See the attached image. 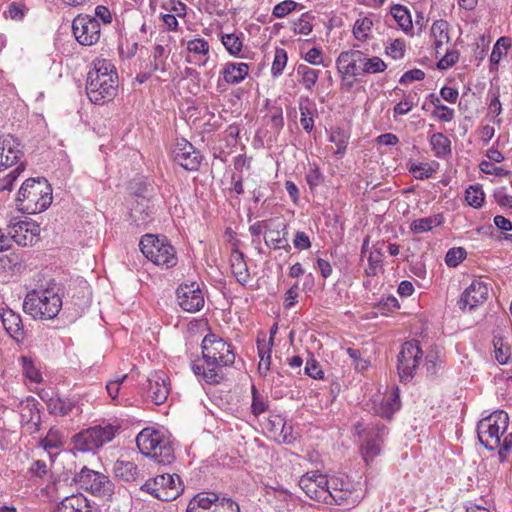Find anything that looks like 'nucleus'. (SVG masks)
<instances>
[{
    "mask_svg": "<svg viewBox=\"0 0 512 512\" xmlns=\"http://www.w3.org/2000/svg\"><path fill=\"white\" fill-rule=\"evenodd\" d=\"M141 490L161 501H172L182 493L183 484L177 474L167 473L148 479Z\"/></svg>",
    "mask_w": 512,
    "mask_h": 512,
    "instance_id": "nucleus-11",
    "label": "nucleus"
},
{
    "mask_svg": "<svg viewBox=\"0 0 512 512\" xmlns=\"http://www.w3.org/2000/svg\"><path fill=\"white\" fill-rule=\"evenodd\" d=\"M287 64V53L282 48H277L274 55V60L271 67L273 76H279L282 74Z\"/></svg>",
    "mask_w": 512,
    "mask_h": 512,
    "instance_id": "nucleus-46",
    "label": "nucleus"
},
{
    "mask_svg": "<svg viewBox=\"0 0 512 512\" xmlns=\"http://www.w3.org/2000/svg\"><path fill=\"white\" fill-rule=\"evenodd\" d=\"M305 373L313 379L324 378V372L322 371L319 363L313 358L307 361L305 366Z\"/></svg>",
    "mask_w": 512,
    "mask_h": 512,
    "instance_id": "nucleus-59",
    "label": "nucleus"
},
{
    "mask_svg": "<svg viewBox=\"0 0 512 512\" xmlns=\"http://www.w3.org/2000/svg\"><path fill=\"white\" fill-rule=\"evenodd\" d=\"M26 11L27 8L24 5L13 2L8 6V10L5 14L12 20H21L25 16Z\"/></svg>",
    "mask_w": 512,
    "mask_h": 512,
    "instance_id": "nucleus-61",
    "label": "nucleus"
},
{
    "mask_svg": "<svg viewBox=\"0 0 512 512\" xmlns=\"http://www.w3.org/2000/svg\"><path fill=\"white\" fill-rule=\"evenodd\" d=\"M401 407L399 388L394 387L392 391L385 396L383 401L375 407V413L382 418L391 419L396 411Z\"/></svg>",
    "mask_w": 512,
    "mask_h": 512,
    "instance_id": "nucleus-25",
    "label": "nucleus"
},
{
    "mask_svg": "<svg viewBox=\"0 0 512 512\" xmlns=\"http://www.w3.org/2000/svg\"><path fill=\"white\" fill-rule=\"evenodd\" d=\"M466 255L467 253L462 247L451 248L446 253L445 263L449 267H456L466 258Z\"/></svg>",
    "mask_w": 512,
    "mask_h": 512,
    "instance_id": "nucleus-47",
    "label": "nucleus"
},
{
    "mask_svg": "<svg viewBox=\"0 0 512 512\" xmlns=\"http://www.w3.org/2000/svg\"><path fill=\"white\" fill-rule=\"evenodd\" d=\"M113 473L116 478L125 482H131L136 480L139 471L134 462L117 460L113 465Z\"/></svg>",
    "mask_w": 512,
    "mask_h": 512,
    "instance_id": "nucleus-29",
    "label": "nucleus"
},
{
    "mask_svg": "<svg viewBox=\"0 0 512 512\" xmlns=\"http://www.w3.org/2000/svg\"><path fill=\"white\" fill-rule=\"evenodd\" d=\"M312 27L308 14H303L293 23V30L296 34L308 35L312 31Z\"/></svg>",
    "mask_w": 512,
    "mask_h": 512,
    "instance_id": "nucleus-55",
    "label": "nucleus"
},
{
    "mask_svg": "<svg viewBox=\"0 0 512 512\" xmlns=\"http://www.w3.org/2000/svg\"><path fill=\"white\" fill-rule=\"evenodd\" d=\"M174 161L188 171L198 170L202 156L186 139H177L173 148Z\"/></svg>",
    "mask_w": 512,
    "mask_h": 512,
    "instance_id": "nucleus-18",
    "label": "nucleus"
},
{
    "mask_svg": "<svg viewBox=\"0 0 512 512\" xmlns=\"http://www.w3.org/2000/svg\"><path fill=\"white\" fill-rule=\"evenodd\" d=\"M297 74L301 76L300 82L305 89L311 90L317 82L319 71L306 65H299L297 68Z\"/></svg>",
    "mask_w": 512,
    "mask_h": 512,
    "instance_id": "nucleus-38",
    "label": "nucleus"
},
{
    "mask_svg": "<svg viewBox=\"0 0 512 512\" xmlns=\"http://www.w3.org/2000/svg\"><path fill=\"white\" fill-rule=\"evenodd\" d=\"M180 308L189 313L200 311L205 303L204 294L196 282L182 283L176 290Z\"/></svg>",
    "mask_w": 512,
    "mask_h": 512,
    "instance_id": "nucleus-16",
    "label": "nucleus"
},
{
    "mask_svg": "<svg viewBox=\"0 0 512 512\" xmlns=\"http://www.w3.org/2000/svg\"><path fill=\"white\" fill-rule=\"evenodd\" d=\"M431 36L434 39V48L436 56L441 54V50L444 44L449 43V23L446 20H436L431 26Z\"/></svg>",
    "mask_w": 512,
    "mask_h": 512,
    "instance_id": "nucleus-28",
    "label": "nucleus"
},
{
    "mask_svg": "<svg viewBox=\"0 0 512 512\" xmlns=\"http://www.w3.org/2000/svg\"><path fill=\"white\" fill-rule=\"evenodd\" d=\"M213 500L217 501V493L199 492L189 501L186 512H212Z\"/></svg>",
    "mask_w": 512,
    "mask_h": 512,
    "instance_id": "nucleus-26",
    "label": "nucleus"
},
{
    "mask_svg": "<svg viewBox=\"0 0 512 512\" xmlns=\"http://www.w3.org/2000/svg\"><path fill=\"white\" fill-rule=\"evenodd\" d=\"M479 168L483 173L490 174V175L501 176V175H508L510 173L509 171H507L501 167L495 166L492 162L487 161V160H483L479 164Z\"/></svg>",
    "mask_w": 512,
    "mask_h": 512,
    "instance_id": "nucleus-60",
    "label": "nucleus"
},
{
    "mask_svg": "<svg viewBox=\"0 0 512 512\" xmlns=\"http://www.w3.org/2000/svg\"><path fill=\"white\" fill-rule=\"evenodd\" d=\"M155 213V205L153 201L144 195L136 194L134 202L130 208V217L137 225L147 223Z\"/></svg>",
    "mask_w": 512,
    "mask_h": 512,
    "instance_id": "nucleus-22",
    "label": "nucleus"
},
{
    "mask_svg": "<svg viewBox=\"0 0 512 512\" xmlns=\"http://www.w3.org/2000/svg\"><path fill=\"white\" fill-rule=\"evenodd\" d=\"M212 512H240V509L232 499L217 494V501L213 500L212 503Z\"/></svg>",
    "mask_w": 512,
    "mask_h": 512,
    "instance_id": "nucleus-41",
    "label": "nucleus"
},
{
    "mask_svg": "<svg viewBox=\"0 0 512 512\" xmlns=\"http://www.w3.org/2000/svg\"><path fill=\"white\" fill-rule=\"evenodd\" d=\"M60 512H94L87 498L82 494L64 498L59 506Z\"/></svg>",
    "mask_w": 512,
    "mask_h": 512,
    "instance_id": "nucleus-27",
    "label": "nucleus"
},
{
    "mask_svg": "<svg viewBox=\"0 0 512 512\" xmlns=\"http://www.w3.org/2000/svg\"><path fill=\"white\" fill-rule=\"evenodd\" d=\"M299 486L309 498L326 504L340 505L351 495V491L344 489L342 481L337 478L328 480L326 475L318 471L304 474L299 480Z\"/></svg>",
    "mask_w": 512,
    "mask_h": 512,
    "instance_id": "nucleus-4",
    "label": "nucleus"
},
{
    "mask_svg": "<svg viewBox=\"0 0 512 512\" xmlns=\"http://www.w3.org/2000/svg\"><path fill=\"white\" fill-rule=\"evenodd\" d=\"M119 430L118 425L105 424L89 427L74 435L73 443L77 450L90 452L101 448L111 442Z\"/></svg>",
    "mask_w": 512,
    "mask_h": 512,
    "instance_id": "nucleus-10",
    "label": "nucleus"
},
{
    "mask_svg": "<svg viewBox=\"0 0 512 512\" xmlns=\"http://www.w3.org/2000/svg\"><path fill=\"white\" fill-rule=\"evenodd\" d=\"M365 53L358 49L342 51L336 59V67L342 79L347 76L357 77L362 75L364 69Z\"/></svg>",
    "mask_w": 512,
    "mask_h": 512,
    "instance_id": "nucleus-17",
    "label": "nucleus"
},
{
    "mask_svg": "<svg viewBox=\"0 0 512 512\" xmlns=\"http://www.w3.org/2000/svg\"><path fill=\"white\" fill-rule=\"evenodd\" d=\"M373 25L374 23L370 16L357 19L353 27L354 37L361 42L367 41L370 38Z\"/></svg>",
    "mask_w": 512,
    "mask_h": 512,
    "instance_id": "nucleus-37",
    "label": "nucleus"
},
{
    "mask_svg": "<svg viewBox=\"0 0 512 512\" xmlns=\"http://www.w3.org/2000/svg\"><path fill=\"white\" fill-rule=\"evenodd\" d=\"M330 141L337 146L336 154H344L348 144V137L343 131L340 129L333 131L330 135Z\"/></svg>",
    "mask_w": 512,
    "mask_h": 512,
    "instance_id": "nucleus-54",
    "label": "nucleus"
},
{
    "mask_svg": "<svg viewBox=\"0 0 512 512\" xmlns=\"http://www.w3.org/2000/svg\"><path fill=\"white\" fill-rule=\"evenodd\" d=\"M424 77H425L424 71H422L421 69H412L410 71L405 72L401 76L399 82H400V84H408L413 81L423 80Z\"/></svg>",
    "mask_w": 512,
    "mask_h": 512,
    "instance_id": "nucleus-64",
    "label": "nucleus"
},
{
    "mask_svg": "<svg viewBox=\"0 0 512 512\" xmlns=\"http://www.w3.org/2000/svg\"><path fill=\"white\" fill-rule=\"evenodd\" d=\"M488 286L480 280H474L461 294L457 302L460 310H472L483 304L488 298Z\"/></svg>",
    "mask_w": 512,
    "mask_h": 512,
    "instance_id": "nucleus-19",
    "label": "nucleus"
},
{
    "mask_svg": "<svg viewBox=\"0 0 512 512\" xmlns=\"http://www.w3.org/2000/svg\"><path fill=\"white\" fill-rule=\"evenodd\" d=\"M231 269L239 283L245 284L248 281V267L244 260V254L239 250H234L231 254Z\"/></svg>",
    "mask_w": 512,
    "mask_h": 512,
    "instance_id": "nucleus-31",
    "label": "nucleus"
},
{
    "mask_svg": "<svg viewBox=\"0 0 512 512\" xmlns=\"http://www.w3.org/2000/svg\"><path fill=\"white\" fill-rule=\"evenodd\" d=\"M140 452L157 463L167 465L174 461V449L163 433L153 428H144L136 437Z\"/></svg>",
    "mask_w": 512,
    "mask_h": 512,
    "instance_id": "nucleus-7",
    "label": "nucleus"
},
{
    "mask_svg": "<svg viewBox=\"0 0 512 512\" xmlns=\"http://www.w3.org/2000/svg\"><path fill=\"white\" fill-rule=\"evenodd\" d=\"M16 202L23 213H40L52 203L51 185L43 177L29 178L21 185Z\"/></svg>",
    "mask_w": 512,
    "mask_h": 512,
    "instance_id": "nucleus-5",
    "label": "nucleus"
},
{
    "mask_svg": "<svg viewBox=\"0 0 512 512\" xmlns=\"http://www.w3.org/2000/svg\"><path fill=\"white\" fill-rule=\"evenodd\" d=\"M431 148L437 158H445L451 154V141L443 133H433L429 139Z\"/></svg>",
    "mask_w": 512,
    "mask_h": 512,
    "instance_id": "nucleus-33",
    "label": "nucleus"
},
{
    "mask_svg": "<svg viewBox=\"0 0 512 512\" xmlns=\"http://www.w3.org/2000/svg\"><path fill=\"white\" fill-rule=\"evenodd\" d=\"M257 349L260 362L258 371L261 375L266 376L270 370L271 365V352H272V338L267 342L265 339L257 340Z\"/></svg>",
    "mask_w": 512,
    "mask_h": 512,
    "instance_id": "nucleus-32",
    "label": "nucleus"
},
{
    "mask_svg": "<svg viewBox=\"0 0 512 512\" xmlns=\"http://www.w3.org/2000/svg\"><path fill=\"white\" fill-rule=\"evenodd\" d=\"M62 300L54 288L34 289L27 293L23 310L34 319L48 320L57 316Z\"/></svg>",
    "mask_w": 512,
    "mask_h": 512,
    "instance_id": "nucleus-6",
    "label": "nucleus"
},
{
    "mask_svg": "<svg viewBox=\"0 0 512 512\" xmlns=\"http://www.w3.org/2000/svg\"><path fill=\"white\" fill-rule=\"evenodd\" d=\"M0 318L7 334L18 343L25 339V329L21 316L10 308L0 310Z\"/></svg>",
    "mask_w": 512,
    "mask_h": 512,
    "instance_id": "nucleus-21",
    "label": "nucleus"
},
{
    "mask_svg": "<svg viewBox=\"0 0 512 512\" xmlns=\"http://www.w3.org/2000/svg\"><path fill=\"white\" fill-rule=\"evenodd\" d=\"M76 40L84 46H91L100 39V23L94 16L78 15L72 22Z\"/></svg>",
    "mask_w": 512,
    "mask_h": 512,
    "instance_id": "nucleus-15",
    "label": "nucleus"
},
{
    "mask_svg": "<svg viewBox=\"0 0 512 512\" xmlns=\"http://www.w3.org/2000/svg\"><path fill=\"white\" fill-rule=\"evenodd\" d=\"M409 172H411L416 179L424 180L432 177L435 170L428 163H413L409 167Z\"/></svg>",
    "mask_w": 512,
    "mask_h": 512,
    "instance_id": "nucleus-49",
    "label": "nucleus"
},
{
    "mask_svg": "<svg viewBox=\"0 0 512 512\" xmlns=\"http://www.w3.org/2000/svg\"><path fill=\"white\" fill-rule=\"evenodd\" d=\"M147 382V396L157 405L164 403L170 392L168 376L163 371L155 372Z\"/></svg>",
    "mask_w": 512,
    "mask_h": 512,
    "instance_id": "nucleus-20",
    "label": "nucleus"
},
{
    "mask_svg": "<svg viewBox=\"0 0 512 512\" xmlns=\"http://www.w3.org/2000/svg\"><path fill=\"white\" fill-rule=\"evenodd\" d=\"M139 246L143 255L157 266L169 269L177 264L176 251L164 236L145 234Z\"/></svg>",
    "mask_w": 512,
    "mask_h": 512,
    "instance_id": "nucleus-8",
    "label": "nucleus"
},
{
    "mask_svg": "<svg viewBox=\"0 0 512 512\" xmlns=\"http://www.w3.org/2000/svg\"><path fill=\"white\" fill-rule=\"evenodd\" d=\"M6 230L10 245L14 241L18 245L25 247L33 245V242L39 235L40 227L36 222L25 217L24 219H12Z\"/></svg>",
    "mask_w": 512,
    "mask_h": 512,
    "instance_id": "nucleus-14",
    "label": "nucleus"
},
{
    "mask_svg": "<svg viewBox=\"0 0 512 512\" xmlns=\"http://www.w3.org/2000/svg\"><path fill=\"white\" fill-rule=\"evenodd\" d=\"M414 106V102L410 95L404 96L398 104L393 108L394 115H405L411 111Z\"/></svg>",
    "mask_w": 512,
    "mask_h": 512,
    "instance_id": "nucleus-62",
    "label": "nucleus"
},
{
    "mask_svg": "<svg viewBox=\"0 0 512 512\" xmlns=\"http://www.w3.org/2000/svg\"><path fill=\"white\" fill-rule=\"evenodd\" d=\"M509 426L508 413L496 410L477 424L479 442L488 450H498L500 462H505L512 454V432L506 433Z\"/></svg>",
    "mask_w": 512,
    "mask_h": 512,
    "instance_id": "nucleus-2",
    "label": "nucleus"
},
{
    "mask_svg": "<svg viewBox=\"0 0 512 512\" xmlns=\"http://www.w3.org/2000/svg\"><path fill=\"white\" fill-rule=\"evenodd\" d=\"M400 307L399 302L396 297L388 296L386 298H382V300L378 304V309L382 314L387 312H391Z\"/></svg>",
    "mask_w": 512,
    "mask_h": 512,
    "instance_id": "nucleus-63",
    "label": "nucleus"
},
{
    "mask_svg": "<svg viewBox=\"0 0 512 512\" xmlns=\"http://www.w3.org/2000/svg\"><path fill=\"white\" fill-rule=\"evenodd\" d=\"M23 374L32 382L39 383L42 380L40 371L35 367L33 361L23 356L21 358Z\"/></svg>",
    "mask_w": 512,
    "mask_h": 512,
    "instance_id": "nucleus-43",
    "label": "nucleus"
},
{
    "mask_svg": "<svg viewBox=\"0 0 512 512\" xmlns=\"http://www.w3.org/2000/svg\"><path fill=\"white\" fill-rule=\"evenodd\" d=\"M118 74L110 60L95 59L93 68L88 72L86 92L91 102L104 104L117 95Z\"/></svg>",
    "mask_w": 512,
    "mask_h": 512,
    "instance_id": "nucleus-3",
    "label": "nucleus"
},
{
    "mask_svg": "<svg viewBox=\"0 0 512 512\" xmlns=\"http://www.w3.org/2000/svg\"><path fill=\"white\" fill-rule=\"evenodd\" d=\"M63 445L62 437L58 430L50 429L44 439L41 441V446L45 450L57 449Z\"/></svg>",
    "mask_w": 512,
    "mask_h": 512,
    "instance_id": "nucleus-45",
    "label": "nucleus"
},
{
    "mask_svg": "<svg viewBox=\"0 0 512 512\" xmlns=\"http://www.w3.org/2000/svg\"><path fill=\"white\" fill-rule=\"evenodd\" d=\"M444 217L442 214L416 219L411 223L410 229L412 232L420 234L432 230L443 223Z\"/></svg>",
    "mask_w": 512,
    "mask_h": 512,
    "instance_id": "nucleus-34",
    "label": "nucleus"
},
{
    "mask_svg": "<svg viewBox=\"0 0 512 512\" xmlns=\"http://www.w3.org/2000/svg\"><path fill=\"white\" fill-rule=\"evenodd\" d=\"M248 71L246 63H227L223 69V79L229 84H237L245 79Z\"/></svg>",
    "mask_w": 512,
    "mask_h": 512,
    "instance_id": "nucleus-30",
    "label": "nucleus"
},
{
    "mask_svg": "<svg viewBox=\"0 0 512 512\" xmlns=\"http://www.w3.org/2000/svg\"><path fill=\"white\" fill-rule=\"evenodd\" d=\"M75 480L83 489L98 497L108 499L114 492V484L108 476L86 467L81 469Z\"/></svg>",
    "mask_w": 512,
    "mask_h": 512,
    "instance_id": "nucleus-12",
    "label": "nucleus"
},
{
    "mask_svg": "<svg viewBox=\"0 0 512 512\" xmlns=\"http://www.w3.org/2000/svg\"><path fill=\"white\" fill-rule=\"evenodd\" d=\"M386 69L387 64L380 57H369L367 54H365L364 69H362V75L377 74L384 72Z\"/></svg>",
    "mask_w": 512,
    "mask_h": 512,
    "instance_id": "nucleus-39",
    "label": "nucleus"
},
{
    "mask_svg": "<svg viewBox=\"0 0 512 512\" xmlns=\"http://www.w3.org/2000/svg\"><path fill=\"white\" fill-rule=\"evenodd\" d=\"M510 45V40L508 38H499L493 47L492 53L490 55V62L492 64H498L502 56L506 54V51L510 47Z\"/></svg>",
    "mask_w": 512,
    "mask_h": 512,
    "instance_id": "nucleus-44",
    "label": "nucleus"
},
{
    "mask_svg": "<svg viewBox=\"0 0 512 512\" xmlns=\"http://www.w3.org/2000/svg\"><path fill=\"white\" fill-rule=\"evenodd\" d=\"M202 357L203 363H193L192 370L208 384H219L224 379L223 367L231 366L235 361L230 345L215 334L204 337Z\"/></svg>",
    "mask_w": 512,
    "mask_h": 512,
    "instance_id": "nucleus-1",
    "label": "nucleus"
},
{
    "mask_svg": "<svg viewBox=\"0 0 512 512\" xmlns=\"http://www.w3.org/2000/svg\"><path fill=\"white\" fill-rule=\"evenodd\" d=\"M209 48V43L203 38H195L187 42V50L194 54L207 55Z\"/></svg>",
    "mask_w": 512,
    "mask_h": 512,
    "instance_id": "nucleus-51",
    "label": "nucleus"
},
{
    "mask_svg": "<svg viewBox=\"0 0 512 512\" xmlns=\"http://www.w3.org/2000/svg\"><path fill=\"white\" fill-rule=\"evenodd\" d=\"M428 98L435 107V110L432 112L433 117L443 122H450L453 120L455 116V112L453 109L449 108L446 105H443L440 101V98L436 96L434 93L429 94Z\"/></svg>",
    "mask_w": 512,
    "mask_h": 512,
    "instance_id": "nucleus-36",
    "label": "nucleus"
},
{
    "mask_svg": "<svg viewBox=\"0 0 512 512\" xmlns=\"http://www.w3.org/2000/svg\"><path fill=\"white\" fill-rule=\"evenodd\" d=\"M459 59V53L456 50H446L443 57L439 60L437 66L440 69L452 67Z\"/></svg>",
    "mask_w": 512,
    "mask_h": 512,
    "instance_id": "nucleus-58",
    "label": "nucleus"
},
{
    "mask_svg": "<svg viewBox=\"0 0 512 512\" xmlns=\"http://www.w3.org/2000/svg\"><path fill=\"white\" fill-rule=\"evenodd\" d=\"M24 170L23 164L18 165L15 169H13L9 174H7L3 179L0 180V191L12 189V186L16 179L19 177L20 173Z\"/></svg>",
    "mask_w": 512,
    "mask_h": 512,
    "instance_id": "nucleus-53",
    "label": "nucleus"
},
{
    "mask_svg": "<svg viewBox=\"0 0 512 512\" xmlns=\"http://www.w3.org/2000/svg\"><path fill=\"white\" fill-rule=\"evenodd\" d=\"M252 413L254 415H260L267 410V403L265 399L258 393L255 386L252 387Z\"/></svg>",
    "mask_w": 512,
    "mask_h": 512,
    "instance_id": "nucleus-56",
    "label": "nucleus"
},
{
    "mask_svg": "<svg viewBox=\"0 0 512 512\" xmlns=\"http://www.w3.org/2000/svg\"><path fill=\"white\" fill-rule=\"evenodd\" d=\"M385 52L393 59H400L405 53V42L401 39H396L386 47Z\"/></svg>",
    "mask_w": 512,
    "mask_h": 512,
    "instance_id": "nucleus-57",
    "label": "nucleus"
},
{
    "mask_svg": "<svg viewBox=\"0 0 512 512\" xmlns=\"http://www.w3.org/2000/svg\"><path fill=\"white\" fill-rule=\"evenodd\" d=\"M287 225L280 220H274V224L270 225L266 231L265 243L273 249H284L289 252L291 246L288 241Z\"/></svg>",
    "mask_w": 512,
    "mask_h": 512,
    "instance_id": "nucleus-24",
    "label": "nucleus"
},
{
    "mask_svg": "<svg viewBox=\"0 0 512 512\" xmlns=\"http://www.w3.org/2000/svg\"><path fill=\"white\" fill-rule=\"evenodd\" d=\"M422 354L417 340L407 341L402 345L397 365L402 382H408L414 377L415 371L422 360Z\"/></svg>",
    "mask_w": 512,
    "mask_h": 512,
    "instance_id": "nucleus-13",
    "label": "nucleus"
},
{
    "mask_svg": "<svg viewBox=\"0 0 512 512\" xmlns=\"http://www.w3.org/2000/svg\"><path fill=\"white\" fill-rule=\"evenodd\" d=\"M298 3L293 0H285L274 6L272 15L275 18H283L296 9Z\"/></svg>",
    "mask_w": 512,
    "mask_h": 512,
    "instance_id": "nucleus-50",
    "label": "nucleus"
},
{
    "mask_svg": "<svg viewBox=\"0 0 512 512\" xmlns=\"http://www.w3.org/2000/svg\"><path fill=\"white\" fill-rule=\"evenodd\" d=\"M221 40L222 44L231 55H238L241 52L243 43L237 34H224Z\"/></svg>",
    "mask_w": 512,
    "mask_h": 512,
    "instance_id": "nucleus-42",
    "label": "nucleus"
},
{
    "mask_svg": "<svg viewBox=\"0 0 512 512\" xmlns=\"http://www.w3.org/2000/svg\"><path fill=\"white\" fill-rule=\"evenodd\" d=\"M162 9L167 13L175 15L176 17L183 18L186 15L187 7L179 0H167L162 3Z\"/></svg>",
    "mask_w": 512,
    "mask_h": 512,
    "instance_id": "nucleus-48",
    "label": "nucleus"
},
{
    "mask_svg": "<svg viewBox=\"0 0 512 512\" xmlns=\"http://www.w3.org/2000/svg\"><path fill=\"white\" fill-rule=\"evenodd\" d=\"M19 142L12 135L0 136V169L17 163L21 156Z\"/></svg>",
    "mask_w": 512,
    "mask_h": 512,
    "instance_id": "nucleus-23",
    "label": "nucleus"
},
{
    "mask_svg": "<svg viewBox=\"0 0 512 512\" xmlns=\"http://www.w3.org/2000/svg\"><path fill=\"white\" fill-rule=\"evenodd\" d=\"M390 13L393 19L404 32H408L412 29L413 25L411 15L405 6L400 4L393 5L391 7Z\"/></svg>",
    "mask_w": 512,
    "mask_h": 512,
    "instance_id": "nucleus-35",
    "label": "nucleus"
},
{
    "mask_svg": "<svg viewBox=\"0 0 512 512\" xmlns=\"http://www.w3.org/2000/svg\"><path fill=\"white\" fill-rule=\"evenodd\" d=\"M353 434L362 439L360 450L364 461L368 463L380 454L387 428L380 423L365 426L362 422H357L353 426Z\"/></svg>",
    "mask_w": 512,
    "mask_h": 512,
    "instance_id": "nucleus-9",
    "label": "nucleus"
},
{
    "mask_svg": "<svg viewBox=\"0 0 512 512\" xmlns=\"http://www.w3.org/2000/svg\"><path fill=\"white\" fill-rule=\"evenodd\" d=\"M490 102L488 105V114L498 117L502 113L499 89L490 90L488 93Z\"/></svg>",
    "mask_w": 512,
    "mask_h": 512,
    "instance_id": "nucleus-52",
    "label": "nucleus"
},
{
    "mask_svg": "<svg viewBox=\"0 0 512 512\" xmlns=\"http://www.w3.org/2000/svg\"><path fill=\"white\" fill-rule=\"evenodd\" d=\"M484 198V192L479 185H471L466 190L465 199L467 203L474 208H480L484 202Z\"/></svg>",
    "mask_w": 512,
    "mask_h": 512,
    "instance_id": "nucleus-40",
    "label": "nucleus"
}]
</instances>
